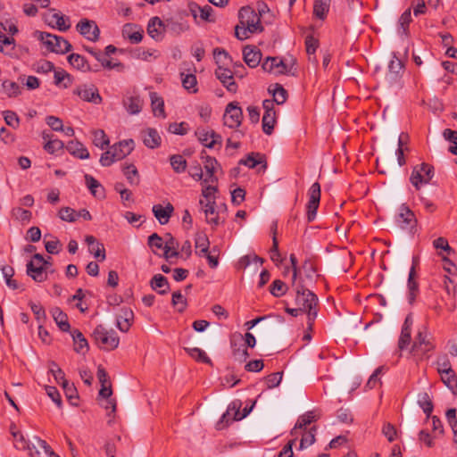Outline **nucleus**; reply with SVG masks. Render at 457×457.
I'll return each mask as SVG.
<instances>
[{
  "instance_id": "44",
  "label": "nucleus",
  "mask_w": 457,
  "mask_h": 457,
  "mask_svg": "<svg viewBox=\"0 0 457 457\" xmlns=\"http://www.w3.org/2000/svg\"><path fill=\"white\" fill-rule=\"evenodd\" d=\"M123 173L127 178L128 181L131 185H138L139 177L137 169L134 164H129L123 167Z\"/></svg>"
},
{
  "instance_id": "37",
  "label": "nucleus",
  "mask_w": 457,
  "mask_h": 457,
  "mask_svg": "<svg viewBox=\"0 0 457 457\" xmlns=\"http://www.w3.org/2000/svg\"><path fill=\"white\" fill-rule=\"evenodd\" d=\"M185 351L196 361L212 365V360L207 356L204 350L198 347H187L185 348Z\"/></svg>"
},
{
  "instance_id": "60",
  "label": "nucleus",
  "mask_w": 457,
  "mask_h": 457,
  "mask_svg": "<svg viewBox=\"0 0 457 457\" xmlns=\"http://www.w3.org/2000/svg\"><path fill=\"white\" fill-rule=\"evenodd\" d=\"M411 21V9L405 10L399 18V28L403 30V34H407L408 26Z\"/></svg>"
},
{
  "instance_id": "20",
  "label": "nucleus",
  "mask_w": 457,
  "mask_h": 457,
  "mask_svg": "<svg viewBox=\"0 0 457 457\" xmlns=\"http://www.w3.org/2000/svg\"><path fill=\"white\" fill-rule=\"evenodd\" d=\"M144 102L138 96H129L123 99V106L130 115L138 114L143 108Z\"/></svg>"
},
{
  "instance_id": "22",
  "label": "nucleus",
  "mask_w": 457,
  "mask_h": 457,
  "mask_svg": "<svg viewBox=\"0 0 457 457\" xmlns=\"http://www.w3.org/2000/svg\"><path fill=\"white\" fill-rule=\"evenodd\" d=\"M134 314L130 309L123 308L120 310V313L116 318L117 328L121 332H127L132 323Z\"/></svg>"
},
{
  "instance_id": "28",
  "label": "nucleus",
  "mask_w": 457,
  "mask_h": 457,
  "mask_svg": "<svg viewBox=\"0 0 457 457\" xmlns=\"http://www.w3.org/2000/svg\"><path fill=\"white\" fill-rule=\"evenodd\" d=\"M239 164L247 166L250 169L255 168L257 165L262 164V170L264 171L267 169V163L263 156L259 153H251L245 159H241Z\"/></svg>"
},
{
  "instance_id": "5",
  "label": "nucleus",
  "mask_w": 457,
  "mask_h": 457,
  "mask_svg": "<svg viewBox=\"0 0 457 457\" xmlns=\"http://www.w3.org/2000/svg\"><path fill=\"white\" fill-rule=\"evenodd\" d=\"M46 261L40 253H35L30 262L27 263V274L36 282H43L47 276L45 273Z\"/></svg>"
},
{
  "instance_id": "9",
  "label": "nucleus",
  "mask_w": 457,
  "mask_h": 457,
  "mask_svg": "<svg viewBox=\"0 0 457 457\" xmlns=\"http://www.w3.org/2000/svg\"><path fill=\"white\" fill-rule=\"evenodd\" d=\"M395 220L401 228L410 229V231H412L417 224V219L413 212L405 204L399 207Z\"/></svg>"
},
{
  "instance_id": "40",
  "label": "nucleus",
  "mask_w": 457,
  "mask_h": 457,
  "mask_svg": "<svg viewBox=\"0 0 457 457\" xmlns=\"http://www.w3.org/2000/svg\"><path fill=\"white\" fill-rule=\"evenodd\" d=\"M86 184L94 196H100L104 195V188L101 184L91 175H85Z\"/></svg>"
},
{
  "instance_id": "31",
  "label": "nucleus",
  "mask_w": 457,
  "mask_h": 457,
  "mask_svg": "<svg viewBox=\"0 0 457 457\" xmlns=\"http://www.w3.org/2000/svg\"><path fill=\"white\" fill-rule=\"evenodd\" d=\"M151 287L160 295H165L170 289L168 279L162 274H156L150 282Z\"/></svg>"
},
{
  "instance_id": "14",
  "label": "nucleus",
  "mask_w": 457,
  "mask_h": 457,
  "mask_svg": "<svg viewBox=\"0 0 457 457\" xmlns=\"http://www.w3.org/2000/svg\"><path fill=\"white\" fill-rule=\"evenodd\" d=\"M46 16V21L53 28H57L61 31H66L71 28L70 19L54 10Z\"/></svg>"
},
{
  "instance_id": "48",
  "label": "nucleus",
  "mask_w": 457,
  "mask_h": 457,
  "mask_svg": "<svg viewBox=\"0 0 457 457\" xmlns=\"http://www.w3.org/2000/svg\"><path fill=\"white\" fill-rule=\"evenodd\" d=\"M1 270L5 279L7 287L12 289H17L19 287V285L16 280L12 278V276L14 275L13 268L11 266H3Z\"/></svg>"
},
{
  "instance_id": "12",
  "label": "nucleus",
  "mask_w": 457,
  "mask_h": 457,
  "mask_svg": "<svg viewBox=\"0 0 457 457\" xmlns=\"http://www.w3.org/2000/svg\"><path fill=\"white\" fill-rule=\"evenodd\" d=\"M264 71L273 74H286L288 71L287 65L278 57H268L262 63Z\"/></svg>"
},
{
  "instance_id": "26",
  "label": "nucleus",
  "mask_w": 457,
  "mask_h": 457,
  "mask_svg": "<svg viewBox=\"0 0 457 457\" xmlns=\"http://www.w3.org/2000/svg\"><path fill=\"white\" fill-rule=\"evenodd\" d=\"M66 149L71 154L81 160L89 158V152L83 144L79 141H70L66 145Z\"/></svg>"
},
{
  "instance_id": "17",
  "label": "nucleus",
  "mask_w": 457,
  "mask_h": 457,
  "mask_svg": "<svg viewBox=\"0 0 457 457\" xmlns=\"http://www.w3.org/2000/svg\"><path fill=\"white\" fill-rule=\"evenodd\" d=\"M245 62L250 68H255L262 60V53L256 46H246L243 50Z\"/></svg>"
},
{
  "instance_id": "43",
  "label": "nucleus",
  "mask_w": 457,
  "mask_h": 457,
  "mask_svg": "<svg viewBox=\"0 0 457 457\" xmlns=\"http://www.w3.org/2000/svg\"><path fill=\"white\" fill-rule=\"evenodd\" d=\"M170 165L176 173H182L187 169V161L180 154H174L170 157Z\"/></svg>"
},
{
  "instance_id": "1",
  "label": "nucleus",
  "mask_w": 457,
  "mask_h": 457,
  "mask_svg": "<svg viewBox=\"0 0 457 457\" xmlns=\"http://www.w3.org/2000/svg\"><path fill=\"white\" fill-rule=\"evenodd\" d=\"M293 287H295V304L303 311V313L307 314L308 328L312 329L318 314V297L301 283L295 282V285H293Z\"/></svg>"
},
{
  "instance_id": "10",
  "label": "nucleus",
  "mask_w": 457,
  "mask_h": 457,
  "mask_svg": "<svg viewBox=\"0 0 457 457\" xmlns=\"http://www.w3.org/2000/svg\"><path fill=\"white\" fill-rule=\"evenodd\" d=\"M433 348L434 345L430 341V335L428 332V328L426 326H423L418 331L411 347V352H420L425 353L431 351Z\"/></svg>"
},
{
  "instance_id": "35",
  "label": "nucleus",
  "mask_w": 457,
  "mask_h": 457,
  "mask_svg": "<svg viewBox=\"0 0 457 457\" xmlns=\"http://www.w3.org/2000/svg\"><path fill=\"white\" fill-rule=\"evenodd\" d=\"M213 57L218 67L230 66L232 59L227 51L221 48H215L213 50Z\"/></svg>"
},
{
  "instance_id": "54",
  "label": "nucleus",
  "mask_w": 457,
  "mask_h": 457,
  "mask_svg": "<svg viewBox=\"0 0 457 457\" xmlns=\"http://www.w3.org/2000/svg\"><path fill=\"white\" fill-rule=\"evenodd\" d=\"M54 48L57 54H64L71 50V45L62 37L54 35Z\"/></svg>"
},
{
  "instance_id": "50",
  "label": "nucleus",
  "mask_w": 457,
  "mask_h": 457,
  "mask_svg": "<svg viewBox=\"0 0 457 457\" xmlns=\"http://www.w3.org/2000/svg\"><path fill=\"white\" fill-rule=\"evenodd\" d=\"M271 229L273 231V238H272V246L270 249V259L273 262H280L281 259H280V253L278 252V242L276 237L277 222H274L272 224Z\"/></svg>"
},
{
  "instance_id": "16",
  "label": "nucleus",
  "mask_w": 457,
  "mask_h": 457,
  "mask_svg": "<svg viewBox=\"0 0 457 457\" xmlns=\"http://www.w3.org/2000/svg\"><path fill=\"white\" fill-rule=\"evenodd\" d=\"M199 204L205 214L207 223L218 226L220 223V220L215 212V201L208 200V202H204L203 199H200Z\"/></svg>"
},
{
  "instance_id": "8",
  "label": "nucleus",
  "mask_w": 457,
  "mask_h": 457,
  "mask_svg": "<svg viewBox=\"0 0 457 457\" xmlns=\"http://www.w3.org/2000/svg\"><path fill=\"white\" fill-rule=\"evenodd\" d=\"M200 158L206 172L204 183H216L218 181V178L215 176V173L219 169H220V163L214 157L208 155L205 151H202Z\"/></svg>"
},
{
  "instance_id": "27",
  "label": "nucleus",
  "mask_w": 457,
  "mask_h": 457,
  "mask_svg": "<svg viewBox=\"0 0 457 457\" xmlns=\"http://www.w3.org/2000/svg\"><path fill=\"white\" fill-rule=\"evenodd\" d=\"M51 314L56 325L62 331H70L71 326L66 313H64L59 307H54L51 310Z\"/></svg>"
},
{
  "instance_id": "59",
  "label": "nucleus",
  "mask_w": 457,
  "mask_h": 457,
  "mask_svg": "<svg viewBox=\"0 0 457 457\" xmlns=\"http://www.w3.org/2000/svg\"><path fill=\"white\" fill-rule=\"evenodd\" d=\"M283 373L275 372L268 375L265 378V384L269 389L277 387L282 380Z\"/></svg>"
},
{
  "instance_id": "64",
  "label": "nucleus",
  "mask_w": 457,
  "mask_h": 457,
  "mask_svg": "<svg viewBox=\"0 0 457 457\" xmlns=\"http://www.w3.org/2000/svg\"><path fill=\"white\" fill-rule=\"evenodd\" d=\"M171 303L173 306L178 307L179 312H183L186 309L187 302L180 291L172 294Z\"/></svg>"
},
{
  "instance_id": "52",
  "label": "nucleus",
  "mask_w": 457,
  "mask_h": 457,
  "mask_svg": "<svg viewBox=\"0 0 457 457\" xmlns=\"http://www.w3.org/2000/svg\"><path fill=\"white\" fill-rule=\"evenodd\" d=\"M66 397L71 402V404L76 405L77 403L73 402V400L78 399V393L76 387L70 384L67 379H62V382L61 383Z\"/></svg>"
},
{
  "instance_id": "18",
  "label": "nucleus",
  "mask_w": 457,
  "mask_h": 457,
  "mask_svg": "<svg viewBox=\"0 0 457 457\" xmlns=\"http://www.w3.org/2000/svg\"><path fill=\"white\" fill-rule=\"evenodd\" d=\"M188 9L195 19L199 16L203 21H214V19L212 18L213 9L208 4L200 6L196 3H190Z\"/></svg>"
},
{
  "instance_id": "55",
  "label": "nucleus",
  "mask_w": 457,
  "mask_h": 457,
  "mask_svg": "<svg viewBox=\"0 0 457 457\" xmlns=\"http://www.w3.org/2000/svg\"><path fill=\"white\" fill-rule=\"evenodd\" d=\"M148 245L152 248L154 254H158L155 249L164 251L163 239L156 233L152 234L148 237Z\"/></svg>"
},
{
  "instance_id": "33",
  "label": "nucleus",
  "mask_w": 457,
  "mask_h": 457,
  "mask_svg": "<svg viewBox=\"0 0 457 457\" xmlns=\"http://www.w3.org/2000/svg\"><path fill=\"white\" fill-rule=\"evenodd\" d=\"M319 416L314 411H307L303 415L300 416L295 423V427L291 430V435L295 436L297 429H302L312 422L317 420Z\"/></svg>"
},
{
  "instance_id": "7",
  "label": "nucleus",
  "mask_w": 457,
  "mask_h": 457,
  "mask_svg": "<svg viewBox=\"0 0 457 457\" xmlns=\"http://www.w3.org/2000/svg\"><path fill=\"white\" fill-rule=\"evenodd\" d=\"M309 201L307 204V220L312 222L316 218L317 210L320 201V185L318 182L313 183L309 191Z\"/></svg>"
},
{
  "instance_id": "45",
  "label": "nucleus",
  "mask_w": 457,
  "mask_h": 457,
  "mask_svg": "<svg viewBox=\"0 0 457 457\" xmlns=\"http://www.w3.org/2000/svg\"><path fill=\"white\" fill-rule=\"evenodd\" d=\"M416 272L414 265L411 268L408 277V288L410 291L409 301L412 303L416 296V293L418 292V283L415 281Z\"/></svg>"
},
{
  "instance_id": "2",
  "label": "nucleus",
  "mask_w": 457,
  "mask_h": 457,
  "mask_svg": "<svg viewBox=\"0 0 457 457\" xmlns=\"http://www.w3.org/2000/svg\"><path fill=\"white\" fill-rule=\"evenodd\" d=\"M92 337L96 344L103 350L112 351L118 347L120 338L112 329L107 330L103 325H98L93 331Z\"/></svg>"
},
{
  "instance_id": "42",
  "label": "nucleus",
  "mask_w": 457,
  "mask_h": 457,
  "mask_svg": "<svg viewBox=\"0 0 457 457\" xmlns=\"http://www.w3.org/2000/svg\"><path fill=\"white\" fill-rule=\"evenodd\" d=\"M43 138L45 140L47 139L44 148L49 154H54L64 147V144L62 141L59 139H51L48 135L44 134Z\"/></svg>"
},
{
  "instance_id": "19",
  "label": "nucleus",
  "mask_w": 457,
  "mask_h": 457,
  "mask_svg": "<svg viewBox=\"0 0 457 457\" xmlns=\"http://www.w3.org/2000/svg\"><path fill=\"white\" fill-rule=\"evenodd\" d=\"M74 95H78L85 101L94 104H100L102 98L98 93L97 87H77L73 91Z\"/></svg>"
},
{
  "instance_id": "32",
  "label": "nucleus",
  "mask_w": 457,
  "mask_h": 457,
  "mask_svg": "<svg viewBox=\"0 0 457 457\" xmlns=\"http://www.w3.org/2000/svg\"><path fill=\"white\" fill-rule=\"evenodd\" d=\"M151 106L154 116L165 118L164 101L157 93H150Z\"/></svg>"
},
{
  "instance_id": "49",
  "label": "nucleus",
  "mask_w": 457,
  "mask_h": 457,
  "mask_svg": "<svg viewBox=\"0 0 457 457\" xmlns=\"http://www.w3.org/2000/svg\"><path fill=\"white\" fill-rule=\"evenodd\" d=\"M287 291V286L280 279H276L272 282L270 287V294L275 297L284 295Z\"/></svg>"
},
{
  "instance_id": "53",
  "label": "nucleus",
  "mask_w": 457,
  "mask_h": 457,
  "mask_svg": "<svg viewBox=\"0 0 457 457\" xmlns=\"http://www.w3.org/2000/svg\"><path fill=\"white\" fill-rule=\"evenodd\" d=\"M269 93L272 95L274 103L277 104H284L287 99V92L285 87H274L272 90L269 87Z\"/></svg>"
},
{
  "instance_id": "51",
  "label": "nucleus",
  "mask_w": 457,
  "mask_h": 457,
  "mask_svg": "<svg viewBox=\"0 0 457 457\" xmlns=\"http://www.w3.org/2000/svg\"><path fill=\"white\" fill-rule=\"evenodd\" d=\"M316 428H312L309 431L305 432L300 441V450H303L311 446L315 442Z\"/></svg>"
},
{
  "instance_id": "58",
  "label": "nucleus",
  "mask_w": 457,
  "mask_h": 457,
  "mask_svg": "<svg viewBox=\"0 0 457 457\" xmlns=\"http://www.w3.org/2000/svg\"><path fill=\"white\" fill-rule=\"evenodd\" d=\"M12 216L19 221L29 222L31 219V212L22 209L21 207H15L12 209Z\"/></svg>"
},
{
  "instance_id": "46",
  "label": "nucleus",
  "mask_w": 457,
  "mask_h": 457,
  "mask_svg": "<svg viewBox=\"0 0 457 457\" xmlns=\"http://www.w3.org/2000/svg\"><path fill=\"white\" fill-rule=\"evenodd\" d=\"M68 62L71 66L78 70L86 71L88 69V65L85 57L80 54H71L68 57Z\"/></svg>"
},
{
  "instance_id": "36",
  "label": "nucleus",
  "mask_w": 457,
  "mask_h": 457,
  "mask_svg": "<svg viewBox=\"0 0 457 457\" xmlns=\"http://www.w3.org/2000/svg\"><path fill=\"white\" fill-rule=\"evenodd\" d=\"M330 0H315L313 5L314 15L320 20H324L328 12Z\"/></svg>"
},
{
  "instance_id": "21",
  "label": "nucleus",
  "mask_w": 457,
  "mask_h": 457,
  "mask_svg": "<svg viewBox=\"0 0 457 457\" xmlns=\"http://www.w3.org/2000/svg\"><path fill=\"white\" fill-rule=\"evenodd\" d=\"M142 138L145 145L154 149L161 145V137L155 129L148 128L142 131Z\"/></svg>"
},
{
  "instance_id": "47",
  "label": "nucleus",
  "mask_w": 457,
  "mask_h": 457,
  "mask_svg": "<svg viewBox=\"0 0 457 457\" xmlns=\"http://www.w3.org/2000/svg\"><path fill=\"white\" fill-rule=\"evenodd\" d=\"M195 247L200 249L199 254L207 253L209 252L210 241L204 233H197L195 239Z\"/></svg>"
},
{
  "instance_id": "25",
  "label": "nucleus",
  "mask_w": 457,
  "mask_h": 457,
  "mask_svg": "<svg viewBox=\"0 0 457 457\" xmlns=\"http://www.w3.org/2000/svg\"><path fill=\"white\" fill-rule=\"evenodd\" d=\"M148 35L158 41L162 38L163 36V23L159 17H153L150 19L147 25Z\"/></svg>"
},
{
  "instance_id": "56",
  "label": "nucleus",
  "mask_w": 457,
  "mask_h": 457,
  "mask_svg": "<svg viewBox=\"0 0 457 457\" xmlns=\"http://www.w3.org/2000/svg\"><path fill=\"white\" fill-rule=\"evenodd\" d=\"M440 375L442 381L449 389L453 391L457 387V378L453 370H450Z\"/></svg>"
},
{
  "instance_id": "3",
  "label": "nucleus",
  "mask_w": 457,
  "mask_h": 457,
  "mask_svg": "<svg viewBox=\"0 0 457 457\" xmlns=\"http://www.w3.org/2000/svg\"><path fill=\"white\" fill-rule=\"evenodd\" d=\"M434 176V168L428 163H421L416 165L411 172L410 181L416 187L420 189L421 185L428 184Z\"/></svg>"
},
{
  "instance_id": "41",
  "label": "nucleus",
  "mask_w": 457,
  "mask_h": 457,
  "mask_svg": "<svg viewBox=\"0 0 457 457\" xmlns=\"http://www.w3.org/2000/svg\"><path fill=\"white\" fill-rule=\"evenodd\" d=\"M418 403L420 407L426 413L427 417H429L433 411V403L428 393L423 392L418 395Z\"/></svg>"
},
{
  "instance_id": "4",
  "label": "nucleus",
  "mask_w": 457,
  "mask_h": 457,
  "mask_svg": "<svg viewBox=\"0 0 457 457\" xmlns=\"http://www.w3.org/2000/svg\"><path fill=\"white\" fill-rule=\"evenodd\" d=\"M239 18L241 25L246 27L251 34L262 31L259 14L251 7H242Z\"/></svg>"
},
{
  "instance_id": "38",
  "label": "nucleus",
  "mask_w": 457,
  "mask_h": 457,
  "mask_svg": "<svg viewBox=\"0 0 457 457\" xmlns=\"http://www.w3.org/2000/svg\"><path fill=\"white\" fill-rule=\"evenodd\" d=\"M388 71L390 79L395 80L402 72H403V64L402 61L394 56L388 64Z\"/></svg>"
},
{
  "instance_id": "15",
  "label": "nucleus",
  "mask_w": 457,
  "mask_h": 457,
  "mask_svg": "<svg viewBox=\"0 0 457 457\" xmlns=\"http://www.w3.org/2000/svg\"><path fill=\"white\" fill-rule=\"evenodd\" d=\"M195 134L199 141L208 148H212L216 144H221V137L213 130L197 129Z\"/></svg>"
},
{
  "instance_id": "6",
  "label": "nucleus",
  "mask_w": 457,
  "mask_h": 457,
  "mask_svg": "<svg viewBox=\"0 0 457 457\" xmlns=\"http://www.w3.org/2000/svg\"><path fill=\"white\" fill-rule=\"evenodd\" d=\"M242 119L243 112L238 104L235 102L229 103L223 115L224 125L230 129L238 128L242 123Z\"/></svg>"
},
{
  "instance_id": "63",
  "label": "nucleus",
  "mask_w": 457,
  "mask_h": 457,
  "mask_svg": "<svg viewBox=\"0 0 457 457\" xmlns=\"http://www.w3.org/2000/svg\"><path fill=\"white\" fill-rule=\"evenodd\" d=\"M231 348L234 358L240 362L248 358L249 353L246 348L237 347V345L233 342H231Z\"/></svg>"
},
{
  "instance_id": "34",
  "label": "nucleus",
  "mask_w": 457,
  "mask_h": 457,
  "mask_svg": "<svg viewBox=\"0 0 457 457\" xmlns=\"http://www.w3.org/2000/svg\"><path fill=\"white\" fill-rule=\"evenodd\" d=\"M254 403H255V402L251 405V407L249 409H247L245 407L244 409L243 414L240 415L239 411H238L240 404H237L236 403H232V407H228L227 412L222 415L221 420L222 421L226 420V422H228V417L230 415V411H234V417L232 418V420H240L244 419L245 417H246L250 413V411H252Z\"/></svg>"
},
{
  "instance_id": "23",
  "label": "nucleus",
  "mask_w": 457,
  "mask_h": 457,
  "mask_svg": "<svg viewBox=\"0 0 457 457\" xmlns=\"http://www.w3.org/2000/svg\"><path fill=\"white\" fill-rule=\"evenodd\" d=\"M122 35L128 37L131 43L137 44L143 38V29L135 24L127 23L123 26Z\"/></svg>"
},
{
  "instance_id": "57",
  "label": "nucleus",
  "mask_w": 457,
  "mask_h": 457,
  "mask_svg": "<svg viewBox=\"0 0 457 457\" xmlns=\"http://www.w3.org/2000/svg\"><path fill=\"white\" fill-rule=\"evenodd\" d=\"M59 218L67 222L76 221V211L71 207H62L58 213Z\"/></svg>"
},
{
  "instance_id": "30",
  "label": "nucleus",
  "mask_w": 457,
  "mask_h": 457,
  "mask_svg": "<svg viewBox=\"0 0 457 457\" xmlns=\"http://www.w3.org/2000/svg\"><path fill=\"white\" fill-rule=\"evenodd\" d=\"M71 335L74 342V351L79 353H86L89 346L83 334L79 329H74Z\"/></svg>"
},
{
  "instance_id": "29",
  "label": "nucleus",
  "mask_w": 457,
  "mask_h": 457,
  "mask_svg": "<svg viewBox=\"0 0 457 457\" xmlns=\"http://www.w3.org/2000/svg\"><path fill=\"white\" fill-rule=\"evenodd\" d=\"M239 71H235L233 72L229 66L217 67L215 71L216 77L220 81L226 86H234L235 81L233 80L234 74L237 75Z\"/></svg>"
},
{
  "instance_id": "24",
  "label": "nucleus",
  "mask_w": 457,
  "mask_h": 457,
  "mask_svg": "<svg viewBox=\"0 0 457 457\" xmlns=\"http://www.w3.org/2000/svg\"><path fill=\"white\" fill-rule=\"evenodd\" d=\"M173 211L174 208L170 203L165 207L161 204H155L153 206V212L162 225L169 222Z\"/></svg>"
},
{
  "instance_id": "39",
  "label": "nucleus",
  "mask_w": 457,
  "mask_h": 457,
  "mask_svg": "<svg viewBox=\"0 0 457 457\" xmlns=\"http://www.w3.org/2000/svg\"><path fill=\"white\" fill-rule=\"evenodd\" d=\"M92 134H93V144L96 147H99L103 150L106 146L109 145L110 140L103 129L93 130Z\"/></svg>"
},
{
  "instance_id": "62",
  "label": "nucleus",
  "mask_w": 457,
  "mask_h": 457,
  "mask_svg": "<svg viewBox=\"0 0 457 457\" xmlns=\"http://www.w3.org/2000/svg\"><path fill=\"white\" fill-rule=\"evenodd\" d=\"M40 40L43 45L46 46V50L49 52H55L54 48V35L47 33V32H40Z\"/></svg>"
},
{
  "instance_id": "61",
  "label": "nucleus",
  "mask_w": 457,
  "mask_h": 457,
  "mask_svg": "<svg viewBox=\"0 0 457 457\" xmlns=\"http://www.w3.org/2000/svg\"><path fill=\"white\" fill-rule=\"evenodd\" d=\"M262 130L266 135H270L273 132L276 124V117L270 114L263 115L262 117Z\"/></svg>"
},
{
  "instance_id": "13",
  "label": "nucleus",
  "mask_w": 457,
  "mask_h": 457,
  "mask_svg": "<svg viewBox=\"0 0 457 457\" xmlns=\"http://www.w3.org/2000/svg\"><path fill=\"white\" fill-rule=\"evenodd\" d=\"M134 147V141L132 139H127L114 144L110 148L112 150V156H114V159L120 161L128 156L133 151Z\"/></svg>"
},
{
  "instance_id": "11",
  "label": "nucleus",
  "mask_w": 457,
  "mask_h": 457,
  "mask_svg": "<svg viewBox=\"0 0 457 457\" xmlns=\"http://www.w3.org/2000/svg\"><path fill=\"white\" fill-rule=\"evenodd\" d=\"M77 30L89 41L96 42L99 38L100 30L96 21L82 19L76 26Z\"/></svg>"
}]
</instances>
